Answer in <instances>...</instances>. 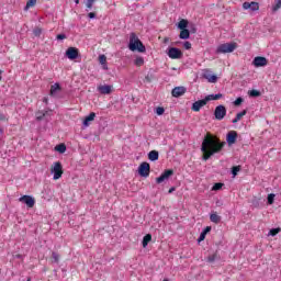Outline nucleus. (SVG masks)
Returning <instances> with one entry per match:
<instances>
[{
	"label": "nucleus",
	"mask_w": 281,
	"mask_h": 281,
	"mask_svg": "<svg viewBox=\"0 0 281 281\" xmlns=\"http://www.w3.org/2000/svg\"><path fill=\"white\" fill-rule=\"evenodd\" d=\"M225 143H221V140L212 135L206 136L202 142L201 150L204 154L203 160L207 161L210 157L216 155V153H221Z\"/></svg>",
	"instance_id": "obj_1"
},
{
	"label": "nucleus",
	"mask_w": 281,
	"mask_h": 281,
	"mask_svg": "<svg viewBox=\"0 0 281 281\" xmlns=\"http://www.w3.org/2000/svg\"><path fill=\"white\" fill-rule=\"evenodd\" d=\"M128 49L131 52H139V54H144V52H146V46H144V43H142L135 33H131Z\"/></svg>",
	"instance_id": "obj_2"
},
{
	"label": "nucleus",
	"mask_w": 281,
	"mask_h": 281,
	"mask_svg": "<svg viewBox=\"0 0 281 281\" xmlns=\"http://www.w3.org/2000/svg\"><path fill=\"white\" fill-rule=\"evenodd\" d=\"M63 164L60 161L54 162L50 168V175H53L54 181H58L63 177Z\"/></svg>",
	"instance_id": "obj_3"
},
{
	"label": "nucleus",
	"mask_w": 281,
	"mask_h": 281,
	"mask_svg": "<svg viewBox=\"0 0 281 281\" xmlns=\"http://www.w3.org/2000/svg\"><path fill=\"white\" fill-rule=\"evenodd\" d=\"M234 49H236V43H225L217 46L216 54H232Z\"/></svg>",
	"instance_id": "obj_4"
},
{
	"label": "nucleus",
	"mask_w": 281,
	"mask_h": 281,
	"mask_svg": "<svg viewBox=\"0 0 281 281\" xmlns=\"http://www.w3.org/2000/svg\"><path fill=\"white\" fill-rule=\"evenodd\" d=\"M167 56H169L171 60H179V58H183V53L177 47H170L168 48Z\"/></svg>",
	"instance_id": "obj_5"
},
{
	"label": "nucleus",
	"mask_w": 281,
	"mask_h": 281,
	"mask_svg": "<svg viewBox=\"0 0 281 281\" xmlns=\"http://www.w3.org/2000/svg\"><path fill=\"white\" fill-rule=\"evenodd\" d=\"M138 175L145 179L150 177V164L142 162L138 167Z\"/></svg>",
	"instance_id": "obj_6"
},
{
	"label": "nucleus",
	"mask_w": 281,
	"mask_h": 281,
	"mask_svg": "<svg viewBox=\"0 0 281 281\" xmlns=\"http://www.w3.org/2000/svg\"><path fill=\"white\" fill-rule=\"evenodd\" d=\"M215 120H224L225 115H227V109L225 105H217L214 111Z\"/></svg>",
	"instance_id": "obj_7"
},
{
	"label": "nucleus",
	"mask_w": 281,
	"mask_h": 281,
	"mask_svg": "<svg viewBox=\"0 0 281 281\" xmlns=\"http://www.w3.org/2000/svg\"><path fill=\"white\" fill-rule=\"evenodd\" d=\"M172 175H175L172 169L165 170L160 177L156 178V183H164V181H168Z\"/></svg>",
	"instance_id": "obj_8"
},
{
	"label": "nucleus",
	"mask_w": 281,
	"mask_h": 281,
	"mask_svg": "<svg viewBox=\"0 0 281 281\" xmlns=\"http://www.w3.org/2000/svg\"><path fill=\"white\" fill-rule=\"evenodd\" d=\"M202 77L207 80V82L211 83H216V81L218 80V77H216V75H212V71H210L209 69H204L202 71Z\"/></svg>",
	"instance_id": "obj_9"
},
{
	"label": "nucleus",
	"mask_w": 281,
	"mask_h": 281,
	"mask_svg": "<svg viewBox=\"0 0 281 281\" xmlns=\"http://www.w3.org/2000/svg\"><path fill=\"white\" fill-rule=\"evenodd\" d=\"M97 89L101 95H111L113 93V86L111 85H100Z\"/></svg>",
	"instance_id": "obj_10"
},
{
	"label": "nucleus",
	"mask_w": 281,
	"mask_h": 281,
	"mask_svg": "<svg viewBox=\"0 0 281 281\" xmlns=\"http://www.w3.org/2000/svg\"><path fill=\"white\" fill-rule=\"evenodd\" d=\"M20 203H24L27 207H34L36 200L31 195H23L19 199Z\"/></svg>",
	"instance_id": "obj_11"
},
{
	"label": "nucleus",
	"mask_w": 281,
	"mask_h": 281,
	"mask_svg": "<svg viewBox=\"0 0 281 281\" xmlns=\"http://www.w3.org/2000/svg\"><path fill=\"white\" fill-rule=\"evenodd\" d=\"M244 10H250L251 12H258L260 10V4L258 2H244L243 3Z\"/></svg>",
	"instance_id": "obj_12"
},
{
	"label": "nucleus",
	"mask_w": 281,
	"mask_h": 281,
	"mask_svg": "<svg viewBox=\"0 0 281 281\" xmlns=\"http://www.w3.org/2000/svg\"><path fill=\"white\" fill-rule=\"evenodd\" d=\"M186 91H188V89H186L183 86L176 87L172 89L171 95L173 98H181V95L186 94Z\"/></svg>",
	"instance_id": "obj_13"
},
{
	"label": "nucleus",
	"mask_w": 281,
	"mask_h": 281,
	"mask_svg": "<svg viewBox=\"0 0 281 281\" xmlns=\"http://www.w3.org/2000/svg\"><path fill=\"white\" fill-rule=\"evenodd\" d=\"M205 104H207V100L205 98L202 100H198L192 104V111H195V113H198V111H201V109H203Z\"/></svg>",
	"instance_id": "obj_14"
},
{
	"label": "nucleus",
	"mask_w": 281,
	"mask_h": 281,
	"mask_svg": "<svg viewBox=\"0 0 281 281\" xmlns=\"http://www.w3.org/2000/svg\"><path fill=\"white\" fill-rule=\"evenodd\" d=\"M237 137H238V133H236V131L228 132V134L226 136V142H227L228 146L236 144Z\"/></svg>",
	"instance_id": "obj_15"
},
{
	"label": "nucleus",
	"mask_w": 281,
	"mask_h": 281,
	"mask_svg": "<svg viewBox=\"0 0 281 281\" xmlns=\"http://www.w3.org/2000/svg\"><path fill=\"white\" fill-rule=\"evenodd\" d=\"M66 56H67V58H69V60H76V58H78V48L69 47L66 50Z\"/></svg>",
	"instance_id": "obj_16"
},
{
	"label": "nucleus",
	"mask_w": 281,
	"mask_h": 281,
	"mask_svg": "<svg viewBox=\"0 0 281 281\" xmlns=\"http://www.w3.org/2000/svg\"><path fill=\"white\" fill-rule=\"evenodd\" d=\"M255 67H267V59L265 57L257 56L252 60Z\"/></svg>",
	"instance_id": "obj_17"
},
{
	"label": "nucleus",
	"mask_w": 281,
	"mask_h": 281,
	"mask_svg": "<svg viewBox=\"0 0 281 281\" xmlns=\"http://www.w3.org/2000/svg\"><path fill=\"white\" fill-rule=\"evenodd\" d=\"M93 120H95V112H91L88 116L85 117V120H83L85 128L90 126V124H91V122H93Z\"/></svg>",
	"instance_id": "obj_18"
},
{
	"label": "nucleus",
	"mask_w": 281,
	"mask_h": 281,
	"mask_svg": "<svg viewBox=\"0 0 281 281\" xmlns=\"http://www.w3.org/2000/svg\"><path fill=\"white\" fill-rule=\"evenodd\" d=\"M210 232H212V226H206L203 229V232L200 234L199 243H201V240H205V236H207V234H210Z\"/></svg>",
	"instance_id": "obj_19"
},
{
	"label": "nucleus",
	"mask_w": 281,
	"mask_h": 281,
	"mask_svg": "<svg viewBox=\"0 0 281 281\" xmlns=\"http://www.w3.org/2000/svg\"><path fill=\"white\" fill-rule=\"evenodd\" d=\"M179 38L182 41H188V38H190V31L188 29L181 30Z\"/></svg>",
	"instance_id": "obj_20"
},
{
	"label": "nucleus",
	"mask_w": 281,
	"mask_h": 281,
	"mask_svg": "<svg viewBox=\"0 0 281 281\" xmlns=\"http://www.w3.org/2000/svg\"><path fill=\"white\" fill-rule=\"evenodd\" d=\"M247 115V110H243L241 112L237 113L236 117L233 120V124H237V122H240L243 117Z\"/></svg>",
	"instance_id": "obj_21"
},
{
	"label": "nucleus",
	"mask_w": 281,
	"mask_h": 281,
	"mask_svg": "<svg viewBox=\"0 0 281 281\" xmlns=\"http://www.w3.org/2000/svg\"><path fill=\"white\" fill-rule=\"evenodd\" d=\"M148 159L149 161H157V159H159V151L157 150L149 151Z\"/></svg>",
	"instance_id": "obj_22"
},
{
	"label": "nucleus",
	"mask_w": 281,
	"mask_h": 281,
	"mask_svg": "<svg viewBox=\"0 0 281 281\" xmlns=\"http://www.w3.org/2000/svg\"><path fill=\"white\" fill-rule=\"evenodd\" d=\"M223 98V93H217V94H209L205 97L206 102H210L212 100H221Z\"/></svg>",
	"instance_id": "obj_23"
},
{
	"label": "nucleus",
	"mask_w": 281,
	"mask_h": 281,
	"mask_svg": "<svg viewBox=\"0 0 281 281\" xmlns=\"http://www.w3.org/2000/svg\"><path fill=\"white\" fill-rule=\"evenodd\" d=\"M210 221L211 223H215L216 225H218V223H221V216L216 213H212L210 215Z\"/></svg>",
	"instance_id": "obj_24"
},
{
	"label": "nucleus",
	"mask_w": 281,
	"mask_h": 281,
	"mask_svg": "<svg viewBox=\"0 0 281 281\" xmlns=\"http://www.w3.org/2000/svg\"><path fill=\"white\" fill-rule=\"evenodd\" d=\"M150 240H153V235L147 234V235L144 236V238H143L144 249H146V247H148V243H150Z\"/></svg>",
	"instance_id": "obj_25"
},
{
	"label": "nucleus",
	"mask_w": 281,
	"mask_h": 281,
	"mask_svg": "<svg viewBox=\"0 0 281 281\" xmlns=\"http://www.w3.org/2000/svg\"><path fill=\"white\" fill-rule=\"evenodd\" d=\"M186 27H188V20H186V19L180 20L179 23H178V29L179 30H187Z\"/></svg>",
	"instance_id": "obj_26"
},
{
	"label": "nucleus",
	"mask_w": 281,
	"mask_h": 281,
	"mask_svg": "<svg viewBox=\"0 0 281 281\" xmlns=\"http://www.w3.org/2000/svg\"><path fill=\"white\" fill-rule=\"evenodd\" d=\"M34 5H36V0H29L26 2V5L24 7L25 12H27V10H30V8H34Z\"/></svg>",
	"instance_id": "obj_27"
},
{
	"label": "nucleus",
	"mask_w": 281,
	"mask_h": 281,
	"mask_svg": "<svg viewBox=\"0 0 281 281\" xmlns=\"http://www.w3.org/2000/svg\"><path fill=\"white\" fill-rule=\"evenodd\" d=\"M56 91H60V85L55 83L50 87V95H55Z\"/></svg>",
	"instance_id": "obj_28"
},
{
	"label": "nucleus",
	"mask_w": 281,
	"mask_h": 281,
	"mask_svg": "<svg viewBox=\"0 0 281 281\" xmlns=\"http://www.w3.org/2000/svg\"><path fill=\"white\" fill-rule=\"evenodd\" d=\"M281 8V0H274V5H272V12H278Z\"/></svg>",
	"instance_id": "obj_29"
},
{
	"label": "nucleus",
	"mask_w": 281,
	"mask_h": 281,
	"mask_svg": "<svg viewBox=\"0 0 281 281\" xmlns=\"http://www.w3.org/2000/svg\"><path fill=\"white\" fill-rule=\"evenodd\" d=\"M248 95H250V98H260V91H258V90H250L248 92Z\"/></svg>",
	"instance_id": "obj_30"
},
{
	"label": "nucleus",
	"mask_w": 281,
	"mask_h": 281,
	"mask_svg": "<svg viewBox=\"0 0 281 281\" xmlns=\"http://www.w3.org/2000/svg\"><path fill=\"white\" fill-rule=\"evenodd\" d=\"M134 65H136V67H142V65H144V57H137Z\"/></svg>",
	"instance_id": "obj_31"
},
{
	"label": "nucleus",
	"mask_w": 281,
	"mask_h": 281,
	"mask_svg": "<svg viewBox=\"0 0 281 281\" xmlns=\"http://www.w3.org/2000/svg\"><path fill=\"white\" fill-rule=\"evenodd\" d=\"M56 150L57 153H65L67 150V146H65V144H60L58 146H56Z\"/></svg>",
	"instance_id": "obj_32"
},
{
	"label": "nucleus",
	"mask_w": 281,
	"mask_h": 281,
	"mask_svg": "<svg viewBox=\"0 0 281 281\" xmlns=\"http://www.w3.org/2000/svg\"><path fill=\"white\" fill-rule=\"evenodd\" d=\"M276 201V195L273 193L268 194V205H273Z\"/></svg>",
	"instance_id": "obj_33"
},
{
	"label": "nucleus",
	"mask_w": 281,
	"mask_h": 281,
	"mask_svg": "<svg viewBox=\"0 0 281 281\" xmlns=\"http://www.w3.org/2000/svg\"><path fill=\"white\" fill-rule=\"evenodd\" d=\"M281 229L280 228H272L270 229L268 236H278L280 234Z\"/></svg>",
	"instance_id": "obj_34"
},
{
	"label": "nucleus",
	"mask_w": 281,
	"mask_h": 281,
	"mask_svg": "<svg viewBox=\"0 0 281 281\" xmlns=\"http://www.w3.org/2000/svg\"><path fill=\"white\" fill-rule=\"evenodd\" d=\"M216 260H218V255L217 254H213V255L207 257V262H215Z\"/></svg>",
	"instance_id": "obj_35"
},
{
	"label": "nucleus",
	"mask_w": 281,
	"mask_h": 281,
	"mask_svg": "<svg viewBox=\"0 0 281 281\" xmlns=\"http://www.w3.org/2000/svg\"><path fill=\"white\" fill-rule=\"evenodd\" d=\"M239 170H240V166H235L232 168L233 178H235L238 175Z\"/></svg>",
	"instance_id": "obj_36"
},
{
	"label": "nucleus",
	"mask_w": 281,
	"mask_h": 281,
	"mask_svg": "<svg viewBox=\"0 0 281 281\" xmlns=\"http://www.w3.org/2000/svg\"><path fill=\"white\" fill-rule=\"evenodd\" d=\"M93 3H95V2H92L90 0L86 1V8H87L86 10H87V12H89V10L93 9Z\"/></svg>",
	"instance_id": "obj_37"
},
{
	"label": "nucleus",
	"mask_w": 281,
	"mask_h": 281,
	"mask_svg": "<svg viewBox=\"0 0 281 281\" xmlns=\"http://www.w3.org/2000/svg\"><path fill=\"white\" fill-rule=\"evenodd\" d=\"M99 63H100V65H105L106 64V55H100Z\"/></svg>",
	"instance_id": "obj_38"
},
{
	"label": "nucleus",
	"mask_w": 281,
	"mask_h": 281,
	"mask_svg": "<svg viewBox=\"0 0 281 281\" xmlns=\"http://www.w3.org/2000/svg\"><path fill=\"white\" fill-rule=\"evenodd\" d=\"M45 117V112H37L36 113V120L37 122H41Z\"/></svg>",
	"instance_id": "obj_39"
},
{
	"label": "nucleus",
	"mask_w": 281,
	"mask_h": 281,
	"mask_svg": "<svg viewBox=\"0 0 281 281\" xmlns=\"http://www.w3.org/2000/svg\"><path fill=\"white\" fill-rule=\"evenodd\" d=\"M165 112H166V110L162 106H158L156 109V114L157 115H164Z\"/></svg>",
	"instance_id": "obj_40"
},
{
	"label": "nucleus",
	"mask_w": 281,
	"mask_h": 281,
	"mask_svg": "<svg viewBox=\"0 0 281 281\" xmlns=\"http://www.w3.org/2000/svg\"><path fill=\"white\" fill-rule=\"evenodd\" d=\"M183 47H184V49H192V43H190V42H183Z\"/></svg>",
	"instance_id": "obj_41"
},
{
	"label": "nucleus",
	"mask_w": 281,
	"mask_h": 281,
	"mask_svg": "<svg viewBox=\"0 0 281 281\" xmlns=\"http://www.w3.org/2000/svg\"><path fill=\"white\" fill-rule=\"evenodd\" d=\"M234 104L235 106H240V104H243V98H237L235 101H234Z\"/></svg>",
	"instance_id": "obj_42"
},
{
	"label": "nucleus",
	"mask_w": 281,
	"mask_h": 281,
	"mask_svg": "<svg viewBox=\"0 0 281 281\" xmlns=\"http://www.w3.org/2000/svg\"><path fill=\"white\" fill-rule=\"evenodd\" d=\"M56 38H57V41H65V38H67V35H65V34H58V35L56 36Z\"/></svg>",
	"instance_id": "obj_43"
},
{
	"label": "nucleus",
	"mask_w": 281,
	"mask_h": 281,
	"mask_svg": "<svg viewBox=\"0 0 281 281\" xmlns=\"http://www.w3.org/2000/svg\"><path fill=\"white\" fill-rule=\"evenodd\" d=\"M52 258L55 260V262H58V260H59V256H58V254L57 252H53L52 254Z\"/></svg>",
	"instance_id": "obj_44"
},
{
	"label": "nucleus",
	"mask_w": 281,
	"mask_h": 281,
	"mask_svg": "<svg viewBox=\"0 0 281 281\" xmlns=\"http://www.w3.org/2000/svg\"><path fill=\"white\" fill-rule=\"evenodd\" d=\"M221 188H223V183H215L213 186V190H221Z\"/></svg>",
	"instance_id": "obj_45"
},
{
	"label": "nucleus",
	"mask_w": 281,
	"mask_h": 281,
	"mask_svg": "<svg viewBox=\"0 0 281 281\" xmlns=\"http://www.w3.org/2000/svg\"><path fill=\"white\" fill-rule=\"evenodd\" d=\"M88 16H89L90 19H95V13L90 12V13H88Z\"/></svg>",
	"instance_id": "obj_46"
},
{
	"label": "nucleus",
	"mask_w": 281,
	"mask_h": 281,
	"mask_svg": "<svg viewBox=\"0 0 281 281\" xmlns=\"http://www.w3.org/2000/svg\"><path fill=\"white\" fill-rule=\"evenodd\" d=\"M102 65V69H104L105 71L109 69V66L105 64H101Z\"/></svg>",
	"instance_id": "obj_47"
},
{
	"label": "nucleus",
	"mask_w": 281,
	"mask_h": 281,
	"mask_svg": "<svg viewBox=\"0 0 281 281\" xmlns=\"http://www.w3.org/2000/svg\"><path fill=\"white\" fill-rule=\"evenodd\" d=\"M175 187H171L170 189H169V194H172V192H175Z\"/></svg>",
	"instance_id": "obj_48"
},
{
	"label": "nucleus",
	"mask_w": 281,
	"mask_h": 281,
	"mask_svg": "<svg viewBox=\"0 0 281 281\" xmlns=\"http://www.w3.org/2000/svg\"><path fill=\"white\" fill-rule=\"evenodd\" d=\"M38 35H41V30L35 31V36H38Z\"/></svg>",
	"instance_id": "obj_49"
},
{
	"label": "nucleus",
	"mask_w": 281,
	"mask_h": 281,
	"mask_svg": "<svg viewBox=\"0 0 281 281\" xmlns=\"http://www.w3.org/2000/svg\"><path fill=\"white\" fill-rule=\"evenodd\" d=\"M0 120H5V115H3V113L0 112Z\"/></svg>",
	"instance_id": "obj_50"
},
{
	"label": "nucleus",
	"mask_w": 281,
	"mask_h": 281,
	"mask_svg": "<svg viewBox=\"0 0 281 281\" xmlns=\"http://www.w3.org/2000/svg\"><path fill=\"white\" fill-rule=\"evenodd\" d=\"M1 74H3V70H0V82L3 80V77H1Z\"/></svg>",
	"instance_id": "obj_51"
},
{
	"label": "nucleus",
	"mask_w": 281,
	"mask_h": 281,
	"mask_svg": "<svg viewBox=\"0 0 281 281\" xmlns=\"http://www.w3.org/2000/svg\"><path fill=\"white\" fill-rule=\"evenodd\" d=\"M43 102H45V104H47V102H48L47 98H44Z\"/></svg>",
	"instance_id": "obj_52"
},
{
	"label": "nucleus",
	"mask_w": 281,
	"mask_h": 281,
	"mask_svg": "<svg viewBox=\"0 0 281 281\" xmlns=\"http://www.w3.org/2000/svg\"><path fill=\"white\" fill-rule=\"evenodd\" d=\"M170 41V38L166 37L165 38V43H168Z\"/></svg>",
	"instance_id": "obj_53"
},
{
	"label": "nucleus",
	"mask_w": 281,
	"mask_h": 281,
	"mask_svg": "<svg viewBox=\"0 0 281 281\" xmlns=\"http://www.w3.org/2000/svg\"><path fill=\"white\" fill-rule=\"evenodd\" d=\"M75 3L78 5V3H80V0H75Z\"/></svg>",
	"instance_id": "obj_54"
},
{
	"label": "nucleus",
	"mask_w": 281,
	"mask_h": 281,
	"mask_svg": "<svg viewBox=\"0 0 281 281\" xmlns=\"http://www.w3.org/2000/svg\"><path fill=\"white\" fill-rule=\"evenodd\" d=\"M164 281H169L168 279H164Z\"/></svg>",
	"instance_id": "obj_55"
},
{
	"label": "nucleus",
	"mask_w": 281,
	"mask_h": 281,
	"mask_svg": "<svg viewBox=\"0 0 281 281\" xmlns=\"http://www.w3.org/2000/svg\"><path fill=\"white\" fill-rule=\"evenodd\" d=\"M27 281H30V280H27Z\"/></svg>",
	"instance_id": "obj_56"
}]
</instances>
